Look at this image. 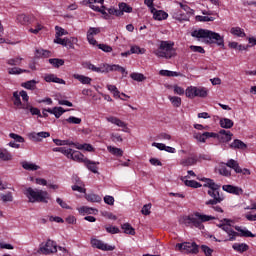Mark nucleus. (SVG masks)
<instances>
[{"instance_id": "40", "label": "nucleus", "mask_w": 256, "mask_h": 256, "mask_svg": "<svg viewBox=\"0 0 256 256\" xmlns=\"http://www.w3.org/2000/svg\"><path fill=\"white\" fill-rule=\"evenodd\" d=\"M119 11H122V14L133 13V8L129 6L127 3L122 2L119 4Z\"/></svg>"}, {"instance_id": "39", "label": "nucleus", "mask_w": 256, "mask_h": 256, "mask_svg": "<svg viewBox=\"0 0 256 256\" xmlns=\"http://www.w3.org/2000/svg\"><path fill=\"white\" fill-rule=\"evenodd\" d=\"M12 101L16 107H21V105H23V103L21 102V95L18 91L13 92Z\"/></svg>"}, {"instance_id": "28", "label": "nucleus", "mask_w": 256, "mask_h": 256, "mask_svg": "<svg viewBox=\"0 0 256 256\" xmlns=\"http://www.w3.org/2000/svg\"><path fill=\"white\" fill-rule=\"evenodd\" d=\"M234 122L233 120L229 119V118H221L220 119V127H222V129H231V127H233Z\"/></svg>"}, {"instance_id": "42", "label": "nucleus", "mask_w": 256, "mask_h": 256, "mask_svg": "<svg viewBox=\"0 0 256 256\" xmlns=\"http://www.w3.org/2000/svg\"><path fill=\"white\" fill-rule=\"evenodd\" d=\"M169 101L173 107H181V97L179 96H168Z\"/></svg>"}, {"instance_id": "54", "label": "nucleus", "mask_w": 256, "mask_h": 256, "mask_svg": "<svg viewBox=\"0 0 256 256\" xmlns=\"http://www.w3.org/2000/svg\"><path fill=\"white\" fill-rule=\"evenodd\" d=\"M200 249L205 256H213V249L209 248V246L201 245Z\"/></svg>"}, {"instance_id": "34", "label": "nucleus", "mask_w": 256, "mask_h": 256, "mask_svg": "<svg viewBox=\"0 0 256 256\" xmlns=\"http://www.w3.org/2000/svg\"><path fill=\"white\" fill-rule=\"evenodd\" d=\"M107 149L111 155H115V157H123V150L121 148L108 146Z\"/></svg>"}, {"instance_id": "56", "label": "nucleus", "mask_w": 256, "mask_h": 256, "mask_svg": "<svg viewBox=\"0 0 256 256\" xmlns=\"http://www.w3.org/2000/svg\"><path fill=\"white\" fill-rule=\"evenodd\" d=\"M9 137L11 139H14V141H16L17 143H25V138H23V136L15 134V133H10Z\"/></svg>"}, {"instance_id": "6", "label": "nucleus", "mask_w": 256, "mask_h": 256, "mask_svg": "<svg viewBox=\"0 0 256 256\" xmlns=\"http://www.w3.org/2000/svg\"><path fill=\"white\" fill-rule=\"evenodd\" d=\"M215 217L201 214L199 212H195L192 216L187 217L188 223L193 224L196 229H205V225L203 223H207V221H214Z\"/></svg>"}, {"instance_id": "33", "label": "nucleus", "mask_w": 256, "mask_h": 256, "mask_svg": "<svg viewBox=\"0 0 256 256\" xmlns=\"http://www.w3.org/2000/svg\"><path fill=\"white\" fill-rule=\"evenodd\" d=\"M22 167L26 171H37V170H39V166L38 165L33 164L31 162H27V161L22 162Z\"/></svg>"}, {"instance_id": "38", "label": "nucleus", "mask_w": 256, "mask_h": 256, "mask_svg": "<svg viewBox=\"0 0 256 256\" xmlns=\"http://www.w3.org/2000/svg\"><path fill=\"white\" fill-rule=\"evenodd\" d=\"M230 33L236 37H245V31L241 27H232Z\"/></svg>"}, {"instance_id": "31", "label": "nucleus", "mask_w": 256, "mask_h": 256, "mask_svg": "<svg viewBox=\"0 0 256 256\" xmlns=\"http://www.w3.org/2000/svg\"><path fill=\"white\" fill-rule=\"evenodd\" d=\"M209 91L205 87H195V95L196 97L205 98L207 97Z\"/></svg>"}, {"instance_id": "3", "label": "nucleus", "mask_w": 256, "mask_h": 256, "mask_svg": "<svg viewBox=\"0 0 256 256\" xmlns=\"http://www.w3.org/2000/svg\"><path fill=\"white\" fill-rule=\"evenodd\" d=\"M196 139L200 141V143H205L207 141V139H215L218 137L220 143H229V141H231V139H233V133H231V131H227V130H220L219 131V135L217 133L214 132H204L203 134L198 133L196 134Z\"/></svg>"}, {"instance_id": "62", "label": "nucleus", "mask_w": 256, "mask_h": 256, "mask_svg": "<svg viewBox=\"0 0 256 256\" xmlns=\"http://www.w3.org/2000/svg\"><path fill=\"white\" fill-rule=\"evenodd\" d=\"M220 175H223L224 177H231V170L227 169L225 166H221L219 169Z\"/></svg>"}, {"instance_id": "63", "label": "nucleus", "mask_w": 256, "mask_h": 256, "mask_svg": "<svg viewBox=\"0 0 256 256\" xmlns=\"http://www.w3.org/2000/svg\"><path fill=\"white\" fill-rule=\"evenodd\" d=\"M99 33H101V28L90 27L87 32V35L93 37V35H99Z\"/></svg>"}, {"instance_id": "23", "label": "nucleus", "mask_w": 256, "mask_h": 256, "mask_svg": "<svg viewBox=\"0 0 256 256\" xmlns=\"http://www.w3.org/2000/svg\"><path fill=\"white\" fill-rule=\"evenodd\" d=\"M73 78L77 79V81H80L82 85H91V81H93V79H91L89 76L80 75V74H74Z\"/></svg>"}, {"instance_id": "49", "label": "nucleus", "mask_w": 256, "mask_h": 256, "mask_svg": "<svg viewBox=\"0 0 256 256\" xmlns=\"http://www.w3.org/2000/svg\"><path fill=\"white\" fill-rule=\"evenodd\" d=\"M195 19H196V21H199L200 23H207V22L215 21L214 17L201 16V15H197L195 17Z\"/></svg>"}, {"instance_id": "20", "label": "nucleus", "mask_w": 256, "mask_h": 256, "mask_svg": "<svg viewBox=\"0 0 256 256\" xmlns=\"http://www.w3.org/2000/svg\"><path fill=\"white\" fill-rule=\"evenodd\" d=\"M190 17L191 16H188L186 13H184L181 10H178L173 14V19H175L176 21H179L180 23H183V21H189Z\"/></svg>"}, {"instance_id": "60", "label": "nucleus", "mask_w": 256, "mask_h": 256, "mask_svg": "<svg viewBox=\"0 0 256 256\" xmlns=\"http://www.w3.org/2000/svg\"><path fill=\"white\" fill-rule=\"evenodd\" d=\"M36 53L38 55V57H51V51L48 50H43V49H38L36 50Z\"/></svg>"}, {"instance_id": "14", "label": "nucleus", "mask_w": 256, "mask_h": 256, "mask_svg": "<svg viewBox=\"0 0 256 256\" xmlns=\"http://www.w3.org/2000/svg\"><path fill=\"white\" fill-rule=\"evenodd\" d=\"M84 69H89L90 71H94L95 73H105V64L100 67L95 66L91 62H84L83 63Z\"/></svg>"}, {"instance_id": "24", "label": "nucleus", "mask_w": 256, "mask_h": 256, "mask_svg": "<svg viewBox=\"0 0 256 256\" xmlns=\"http://www.w3.org/2000/svg\"><path fill=\"white\" fill-rule=\"evenodd\" d=\"M187 177L188 176H185L184 178H182V181H184V184L186 185V187H191L192 189H199L200 187H203L201 183L195 180H185L187 179Z\"/></svg>"}, {"instance_id": "1", "label": "nucleus", "mask_w": 256, "mask_h": 256, "mask_svg": "<svg viewBox=\"0 0 256 256\" xmlns=\"http://www.w3.org/2000/svg\"><path fill=\"white\" fill-rule=\"evenodd\" d=\"M200 181L204 182L203 187H207L209 190L207 191L209 197L212 199L207 200L205 205L216 211V213H223V208L219 206V203H223L225 201V195L221 192V186L211 178H202Z\"/></svg>"}, {"instance_id": "12", "label": "nucleus", "mask_w": 256, "mask_h": 256, "mask_svg": "<svg viewBox=\"0 0 256 256\" xmlns=\"http://www.w3.org/2000/svg\"><path fill=\"white\" fill-rule=\"evenodd\" d=\"M198 161L199 160L197 159L196 156H190V157L181 159L179 161V165H181L182 167H193V165H197Z\"/></svg>"}, {"instance_id": "30", "label": "nucleus", "mask_w": 256, "mask_h": 256, "mask_svg": "<svg viewBox=\"0 0 256 256\" xmlns=\"http://www.w3.org/2000/svg\"><path fill=\"white\" fill-rule=\"evenodd\" d=\"M48 61L50 65H53V67L56 69H59V67H63V65H65V60L59 58H50Z\"/></svg>"}, {"instance_id": "37", "label": "nucleus", "mask_w": 256, "mask_h": 256, "mask_svg": "<svg viewBox=\"0 0 256 256\" xmlns=\"http://www.w3.org/2000/svg\"><path fill=\"white\" fill-rule=\"evenodd\" d=\"M124 233H126V235H135V228L131 226V224L129 223H124L121 225Z\"/></svg>"}, {"instance_id": "41", "label": "nucleus", "mask_w": 256, "mask_h": 256, "mask_svg": "<svg viewBox=\"0 0 256 256\" xmlns=\"http://www.w3.org/2000/svg\"><path fill=\"white\" fill-rule=\"evenodd\" d=\"M159 75L162 77H179V73L170 70H160Z\"/></svg>"}, {"instance_id": "50", "label": "nucleus", "mask_w": 256, "mask_h": 256, "mask_svg": "<svg viewBox=\"0 0 256 256\" xmlns=\"http://www.w3.org/2000/svg\"><path fill=\"white\" fill-rule=\"evenodd\" d=\"M21 61H23V58L21 57L10 58L7 60V64L11 66H17V65H21Z\"/></svg>"}, {"instance_id": "58", "label": "nucleus", "mask_w": 256, "mask_h": 256, "mask_svg": "<svg viewBox=\"0 0 256 256\" xmlns=\"http://www.w3.org/2000/svg\"><path fill=\"white\" fill-rule=\"evenodd\" d=\"M63 113H67V110H64L63 107H54V116L56 119H59Z\"/></svg>"}, {"instance_id": "32", "label": "nucleus", "mask_w": 256, "mask_h": 256, "mask_svg": "<svg viewBox=\"0 0 256 256\" xmlns=\"http://www.w3.org/2000/svg\"><path fill=\"white\" fill-rule=\"evenodd\" d=\"M21 86L24 87V89H28L30 91H35V89L37 88V81L29 80L27 82L22 83Z\"/></svg>"}, {"instance_id": "45", "label": "nucleus", "mask_w": 256, "mask_h": 256, "mask_svg": "<svg viewBox=\"0 0 256 256\" xmlns=\"http://www.w3.org/2000/svg\"><path fill=\"white\" fill-rule=\"evenodd\" d=\"M110 71H118L119 73H122V75H127V70L123 66H120L119 64H113L110 66Z\"/></svg>"}, {"instance_id": "4", "label": "nucleus", "mask_w": 256, "mask_h": 256, "mask_svg": "<svg viewBox=\"0 0 256 256\" xmlns=\"http://www.w3.org/2000/svg\"><path fill=\"white\" fill-rule=\"evenodd\" d=\"M24 195L27 197L29 203H49L48 199H51L49 192L31 187L26 188Z\"/></svg>"}, {"instance_id": "18", "label": "nucleus", "mask_w": 256, "mask_h": 256, "mask_svg": "<svg viewBox=\"0 0 256 256\" xmlns=\"http://www.w3.org/2000/svg\"><path fill=\"white\" fill-rule=\"evenodd\" d=\"M235 231H238L237 237H255L253 232L249 231L247 228H241V226H234Z\"/></svg>"}, {"instance_id": "7", "label": "nucleus", "mask_w": 256, "mask_h": 256, "mask_svg": "<svg viewBox=\"0 0 256 256\" xmlns=\"http://www.w3.org/2000/svg\"><path fill=\"white\" fill-rule=\"evenodd\" d=\"M39 255H53L57 253V242L48 239L45 244H41L37 251Z\"/></svg>"}, {"instance_id": "26", "label": "nucleus", "mask_w": 256, "mask_h": 256, "mask_svg": "<svg viewBox=\"0 0 256 256\" xmlns=\"http://www.w3.org/2000/svg\"><path fill=\"white\" fill-rule=\"evenodd\" d=\"M81 121V118H77L75 116H70L67 119L61 120L62 125H67V123L70 125H81Z\"/></svg>"}, {"instance_id": "11", "label": "nucleus", "mask_w": 256, "mask_h": 256, "mask_svg": "<svg viewBox=\"0 0 256 256\" xmlns=\"http://www.w3.org/2000/svg\"><path fill=\"white\" fill-rule=\"evenodd\" d=\"M29 139H31V141H35L36 143H41V141H43V139H47V137H51V133L49 132H31L28 135Z\"/></svg>"}, {"instance_id": "5", "label": "nucleus", "mask_w": 256, "mask_h": 256, "mask_svg": "<svg viewBox=\"0 0 256 256\" xmlns=\"http://www.w3.org/2000/svg\"><path fill=\"white\" fill-rule=\"evenodd\" d=\"M174 45L175 43L173 42L162 40L158 49L154 50V55L162 59H172L176 55L175 48H173Z\"/></svg>"}, {"instance_id": "59", "label": "nucleus", "mask_w": 256, "mask_h": 256, "mask_svg": "<svg viewBox=\"0 0 256 256\" xmlns=\"http://www.w3.org/2000/svg\"><path fill=\"white\" fill-rule=\"evenodd\" d=\"M111 140L113 143H123V137H121V134L119 133H112Z\"/></svg>"}, {"instance_id": "57", "label": "nucleus", "mask_w": 256, "mask_h": 256, "mask_svg": "<svg viewBox=\"0 0 256 256\" xmlns=\"http://www.w3.org/2000/svg\"><path fill=\"white\" fill-rule=\"evenodd\" d=\"M105 230L111 235H117V233H120L119 228H117L116 226H105Z\"/></svg>"}, {"instance_id": "29", "label": "nucleus", "mask_w": 256, "mask_h": 256, "mask_svg": "<svg viewBox=\"0 0 256 256\" xmlns=\"http://www.w3.org/2000/svg\"><path fill=\"white\" fill-rule=\"evenodd\" d=\"M167 17H169V14H167V12L163 10H158L157 12H155L153 19H155V21H165Z\"/></svg>"}, {"instance_id": "19", "label": "nucleus", "mask_w": 256, "mask_h": 256, "mask_svg": "<svg viewBox=\"0 0 256 256\" xmlns=\"http://www.w3.org/2000/svg\"><path fill=\"white\" fill-rule=\"evenodd\" d=\"M108 123H112V125H117V127H121L122 129H127V123L123 122L121 119L114 117V116H109L106 118Z\"/></svg>"}, {"instance_id": "10", "label": "nucleus", "mask_w": 256, "mask_h": 256, "mask_svg": "<svg viewBox=\"0 0 256 256\" xmlns=\"http://www.w3.org/2000/svg\"><path fill=\"white\" fill-rule=\"evenodd\" d=\"M219 227L229 236V239L225 241H235L237 239L239 232H235V230L232 229L231 225L220 224Z\"/></svg>"}, {"instance_id": "35", "label": "nucleus", "mask_w": 256, "mask_h": 256, "mask_svg": "<svg viewBox=\"0 0 256 256\" xmlns=\"http://www.w3.org/2000/svg\"><path fill=\"white\" fill-rule=\"evenodd\" d=\"M78 41L77 37H66V44L64 47H67L68 49H75V45H77Z\"/></svg>"}, {"instance_id": "64", "label": "nucleus", "mask_w": 256, "mask_h": 256, "mask_svg": "<svg viewBox=\"0 0 256 256\" xmlns=\"http://www.w3.org/2000/svg\"><path fill=\"white\" fill-rule=\"evenodd\" d=\"M55 29H56L55 37H63V35H67V31H65V29L59 26H56Z\"/></svg>"}, {"instance_id": "15", "label": "nucleus", "mask_w": 256, "mask_h": 256, "mask_svg": "<svg viewBox=\"0 0 256 256\" xmlns=\"http://www.w3.org/2000/svg\"><path fill=\"white\" fill-rule=\"evenodd\" d=\"M69 159L77 161V163H85V161H87V157L77 150H72Z\"/></svg>"}, {"instance_id": "46", "label": "nucleus", "mask_w": 256, "mask_h": 256, "mask_svg": "<svg viewBox=\"0 0 256 256\" xmlns=\"http://www.w3.org/2000/svg\"><path fill=\"white\" fill-rule=\"evenodd\" d=\"M74 147H76V149H84V151H95V148H93V145L91 144H75Z\"/></svg>"}, {"instance_id": "47", "label": "nucleus", "mask_w": 256, "mask_h": 256, "mask_svg": "<svg viewBox=\"0 0 256 256\" xmlns=\"http://www.w3.org/2000/svg\"><path fill=\"white\" fill-rule=\"evenodd\" d=\"M131 79H133V81H138L139 83H141V81H145L146 77L145 75H143L142 73H136L133 72L132 74H130Z\"/></svg>"}, {"instance_id": "9", "label": "nucleus", "mask_w": 256, "mask_h": 256, "mask_svg": "<svg viewBox=\"0 0 256 256\" xmlns=\"http://www.w3.org/2000/svg\"><path fill=\"white\" fill-rule=\"evenodd\" d=\"M90 243L94 249H99L100 251H115V246H111L97 238H92Z\"/></svg>"}, {"instance_id": "43", "label": "nucleus", "mask_w": 256, "mask_h": 256, "mask_svg": "<svg viewBox=\"0 0 256 256\" xmlns=\"http://www.w3.org/2000/svg\"><path fill=\"white\" fill-rule=\"evenodd\" d=\"M8 73L9 75H21V73H29V70L14 67L8 69Z\"/></svg>"}, {"instance_id": "13", "label": "nucleus", "mask_w": 256, "mask_h": 256, "mask_svg": "<svg viewBox=\"0 0 256 256\" xmlns=\"http://www.w3.org/2000/svg\"><path fill=\"white\" fill-rule=\"evenodd\" d=\"M222 189L223 191H226V193H231L232 195H243V190L238 186H233L228 184V185H223Z\"/></svg>"}, {"instance_id": "36", "label": "nucleus", "mask_w": 256, "mask_h": 256, "mask_svg": "<svg viewBox=\"0 0 256 256\" xmlns=\"http://www.w3.org/2000/svg\"><path fill=\"white\" fill-rule=\"evenodd\" d=\"M86 199L87 201H89L90 203H101L102 198L101 196L97 195V194H86Z\"/></svg>"}, {"instance_id": "17", "label": "nucleus", "mask_w": 256, "mask_h": 256, "mask_svg": "<svg viewBox=\"0 0 256 256\" xmlns=\"http://www.w3.org/2000/svg\"><path fill=\"white\" fill-rule=\"evenodd\" d=\"M44 81H46V83H58L59 85H65V80L57 77L55 74L45 75Z\"/></svg>"}, {"instance_id": "51", "label": "nucleus", "mask_w": 256, "mask_h": 256, "mask_svg": "<svg viewBox=\"0 0 256 256\" xmlns=\"http://www.w3.org/2000/svg\"><path fill=\"white\" fill-rule=\"evenodd\" d=\"M0 198L4 203H9L13 201V194L11 192H8L7 194H0Z\"/></svg>"}, {"instance_id": "25", "label": "nucleus", "mask_w": 256, "mask_h": 256, "mask_svg": "<svg viewBox=\"0 0 256 256\" xmlns=\"http://www.w3.org/2000/svg\"><path fill=\"white\" fill-rule=\"evenodd\" d=\"M0 159L2 161H12L13 154H11V152H9V150L2 148V149H0Z\"/></svg>"}, {"instance_id": "61", "label": "nucleus", "mask_w": 256, "mask_h": 256, "mask_svg": "<svg viewBox=\"0 0 256 256\" xmlns=\"http://www.w3.org/2000/svg\"><path fill=\"white\" fill-rule=\"evenodd\" d=\"M98 49H101V51H104V53H111L113 51V48L107 44H97Z\"/></svg>"}, {"instance_id": "22", "label": "nucleus", "mask_w": 256, "mask_h": 256, "mask_svg": "<svg viewBox=\"0 0 256 256\" xmlns=\"http://www.w3.org/2000/svg\"><path fill=\"white\" fill-rule=\"evenodd\" d=\"M223 165H226V167L233 169L235 173L241 172V166H239V162H237V160L229 159L227 163H223Z\"/></svg>"}, {"instance_id": "27", "label": "nucleus", "mask_w": 256, "mask_h": 256, "mask_svg": "<svg viewBox=\"0 0 256 256\" xmlns=\"http://www.w3.org/2000/svg\"><path fill=\"white\" fill-rule=\"evenodd\" d=\"M230 149H241L245 150L247 149V144H245L243 141L239 139H235L231 144H230Z\"/></svg>"}, {"instance_id": "21", "label": "nucleus", "mask_w": 256, "mask_h": 256, "mask_svg": "<svg viewBox=\"0 0 256 256\" xmlns=\"http://www.w3.org/2000/svg\"><path fill=\"white\" fill-rule=\"evenodd\" d=\"M232 249L236 251V253H245L249 249V245L246 243H234Z\"/></svg>"}, {"instance_id": "48", "label": "nucleus", "mask_w": 256, "mask_h": 256, "mask_svg": "<svg viewBox=\"0 0 256 256\" xmlns=\"http://www.w3.org/2000/svg\"><path fill=\"white\" fill-rule=\"evenodd\" d=\"M195 91V86H189L185 91L186 97H188V99H195Z\"/></svg>"}, {"instance_id": "44", "label": "nucleus", "mask_w": 256, "mask_h": 256, "mask_svg": "<svg viewBox=\"0 0 256 256\" xmlns=\"http://www.w3.org/2000/svg\"><path fill=\"white\" fill-rule=\"evenodd\" d=\"M179 5H180V8L183 11H185L186 15H188L190 17H191V15H195V10L191 9V7H189V5L183 4L181 2L179 3Z\"/></svg>"}, {"instance_id": "53", "label": "nucleus", "mask_w": 256, "mask_h": 256, "mask_svg": "<svg viewBox=\"0 0 256 256\" xmlns=\"http://www.w3.org/2000/svg\"><path fill=\"white\" fill-rule=\"evenodd\" d=\"M53 143H55V145H58L59 147L63 146V145H75V143L73 142H69V140H61V139H53Z\"/></svg>"}, {"instance_id": "2", "label": "nucleus", "mask_w": 256, "mask_h": 256, "mask_svg": "<svg viewBox=\"0 0 256 256\" xmlns=\"http://www.w3.org/2000/svg\"><path fill=\"white\" fill-rule=\"evenodd\" d=\"M191 37H196V39H206L205 43L207 45H218V47H225V39L223 38V36L211 30H194L191 33Z\"/></svg>"}, {"instance_id": "55", "label": "nucleus", "mask_w": 256, "mask_h": 256, "mask_svg": "<svg viewBox=\"0 0 256 256\" xmlns=\"http://www.w3.org/2000/svg\"><path fill=\"white\" fill-rule=\"evenodd\" d=\"M109 15H115V17H121L123 15V11L117 9V8H109L107 9Z\"/></svg>"}, {"instance_id": "8", "label": "nucleus", "mask_w": 256, "mask_h": 256, "mask_svg": "<svg viewBox=\"0 0 256 256\" xmlns=\"http://www.w3.org/2000/svg\"><path fill=\"white\" fill-rule=\"evenodd\" d=\"M176 249L182 253H191L197 255L199 253V245L195 242H183L176 244Z\"/></svg>"}, {"instance_id": "16", "label": "nucleus", "mask_w": 256, "mask_h": 256, "mask_svg": "<svg viewBox=\"0 0 256 256\" xmlns=\"http://www.w3.org/2000/svg\"><path fill=\"white\" fill-rule=\"evenodd\" d=\"M84 165L88 171H91L92 173H99V162H95L87 158Z\"/></svg>"}, {"instance_id": "52", "label": "nucleus", "mask_w": 256, "mask_h": 256, "mask_svg": "<svg viewBox=\"0 0 256 256\" xmlns=\"http://www.w3.org/2000/svg\"><path fill=\"white\" fill-rule=\"evenodd\" d=\"M17 21L18 23H21V25H27V23H29V16L25 14H19L17 16Z\"/></svg>"}]
</instances>
